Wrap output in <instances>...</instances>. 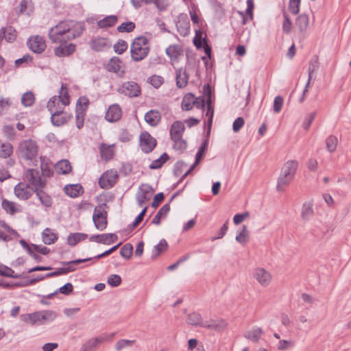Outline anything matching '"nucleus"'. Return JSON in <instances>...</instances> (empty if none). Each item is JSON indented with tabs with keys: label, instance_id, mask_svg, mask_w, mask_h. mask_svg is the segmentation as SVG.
<instances>
[{
	"label": "nucleus",
	"instance_id": "f257e3e1",
	"mask_svg": "<svg viewBox=\"0 0 351 351\" xmlns=\"http://www.w3.org/2000/svg\"><path fill=\"white\" fill-rule=\"evenodd\" d=\"M65 98L66 92H62L61 95L54 96L48 101L47 107L51 113V120L54 125H63L66 122V116L64 114Z\"/></svg>",
	"mask_w": 351,
	"mask_h": 351
},
{
	"label": "nucleus",
	"instance_id": "f03ea898",
	"mask_svg": "<svg viewBox=\"0 0 351 351\" xmlns=\"http://www.w3.org/2000/svg\"><path fill=\"white\" fill-rule=\"evenodd\" d=\"M298 167L296 160H289L284 163L277 182V190L282 191L293 180Z\"/></svg>",
	"mask_w": 351,
	"mask_h": 351
},
{
	"label": "nucleus",
	"instance_id": "7ed1b4c3",
	"mask_svg": "<svg viewBox=\"0 0 351 351\" xmlns=\"http://www.w3.org/2000/svg\"><path fill=\"white\" fill-rule=\"evenodd\" d=\"M57 317L53 311H40L32 313L22 314L20 319L22 322L32 325H42L52 322Z\"/></svg>",
	"mask_w": 351,
	"mask_h": 351
},
{
	"label": "nucleus",
	"instance_id": "20e7f679",
	"mask_svg": "<svg viewBox=\"0 0 351 351\" xmlns=\"http://www.w3.org/2000/svg\"><path fill=\"white\" fill-rule=\"evenodd\" d=\"M149 51V42L147 38L145 36L136 38L131 45V57L135 62L143 60L147 56Z\"/></svg>",
	"mask_w": 351,
	"mask_h": 351
},
{
	"label": "nucleus",
	"instance_id": "39448f33",
	"mask_svg": "<svg viewBox=\"0 0 351 351\" xmlns=\"http://www.w3.org/2000/svg\"><path fill=\"white\" fill-rule=\"evenodd\" d=\"M18 152L20 158L25 161H32L38 155V146L32 139L23 140L19 144Z\"/></svg>",
	"mask_w": 351,
	"mask_h": 351
},
{
	"label": "nucleus",
	"instance_id": "423d86ee",
	"mask_svg": "<svg viewBox=\"0 0 351 351\" xmlns=\"http://www.w3.org/2000/svg\"><path fill=\"white\" fill-rule=\"evenodd\" d=\"M48 36L52 43H66V22L62 21L51 27Z\"/></svg>",
	"mask_w": 351,
	"mask_h": 351
},
{
	"label": "nucleus",
	"instance_id": "0eeeda50",
	"mask_svg": "<svg viewBox=\"0 0 351 351\" xmlns=\"http://www.w3.org/2000/svg\"><path fill=\"white\" fill-rule=\"evenodd\" d=\"M24 179L35 191L42 189L45 186V180L42 178L40 172L36 169H27L24 175Z\"/></svg>",
	"mask_w": 351,
	"mask_h": 351
},
{
	"label": "nucleus",
	"instance_id": "6e6552de",
	"mask_svg": "<svg viewBox=\"0 0 351 351\" xmlns=\"http://www.w3.org/2000/svg\"><path fill=\"white\" fill-rule=\"evenodd\" d=\"M253 278L262 287H267L273 281V275L264 267H256L253 271Z\"/></svg>",
	"mask_w": 351,
	"mask_h": 351
},
{
	"label": "nucleus",
	"instance_id": "1a4fd4ad",
	"mask_svg": "<svg viewBox=\"0 0 351 351\" xmlns=\"http://www.w3.org/2000/svg\"><path fill=\"white\" fill-rule=\"evenodd\" d=\"M105 206L106 204H101L95 207L93 215L95 228L101 231L107 226V212L104 209Z\"/></svg>",
	"mask_w": 351,
	"mask_h": 351
},
{
	"label": "nucleus",
	"instance_id": "9d476101",
	"mask_svg": "<svg viewBox=\"0 0 351 351\" xmlns=\"http://www.w3.org/2000/svg\"><path fill=\"white\" fill-rule=\"evenodd\" d=\"M122 95L129 97H137L141 95V90L139 85L133 81L123 82L117 89Z\"/></svg>",
	"mask_w": 351,
	"mask_h": 351
},
{
	"label": "nucleus",
	"instance_id": "9b49d317",
	"mask_svg": "<svg viewBox=\"0 0 351 351\" xmlns=\"http://www.w3.org/2000/svg\"><path fill=\"white\" fill-rule=\"evenodd\" d=\"M118 179L116 170L110 169L106 171L100 178L99 184L102 189H110L114 186Z\"/></svg>",
	"mask_w": 351,
	"mask_h": 351
},
{
	"label": "nucleus",
	"instance_id": "f8f14e48",
	"mask_svg": "<svg viewBox=\"0 0 351 351\" xmlns=\"http://www.w3.org/2000/svg\"><path fill=\"white\" fill-rule=\"evenodd\" d=\"M139 140L140 147L145 153L151 152L156 146V140L147 132L141 134Z\"/></svg>",
	"mask_w": 351,
	"mask_h": 351
},
{
	"label": "nucleus",
	"instance_id": "ddd939ff",
	"mask_svg": "<svg viewBox=\"0 0 351 351\" xmlns=\"http://www.w3.org/2000/svg\"><path fill=\"white\" fill-rule=\"evenodd\" d=\"M27 44L31 51L37 53L44 51L47 47L44 38L38 35L30 37Z\"/></svg>",
	"mask_w": 351,
	"mask_h": 351
},
{
	"label": "nucleus",
	"instance_id": "4468645a",
	"mask_svg": "<svg viewBox=\"0 0 351 351\" xmlns=\"http://www.w3.org/2000/svg\"><path fill=\"white\" fill-rule=\"evenodd\" d=\"M34 192L35 190L25 182H19L14 187L15 195L21 200L28 199Z\"/></svg>",
	"mask_w": 351,
	"mask_h": 351
},
{
	"label": "nucleus",
	"instance_id": "2eb2a0df",
	"mask_svg": "<svg viewBox=\"0 0 351 351\" xmlns=\"http://www.w3.org/2000/svg\"><path fill=\"white\" fill-rule=\"evenodd\" d=\"M84 29L81 22L70 21L67 23V39H74L80 36Z\"/></svg>",
	"mask_w": 351,
	"mask_h": 351
},
{
	"label": "nucleus",
	"instance_id": "dca6fc26",
	"mask_svg": "<svg viewBox=\"0 0 351 351\" xmlns=\"http://www.w3.org/2000/svg\"><path fill=\"white\" fill-rule=\"evenodd\" d=\"M91 49L95 51H101L111 47V42L107 38L97 37L90 41Z\"/></svg>",
	"mask_w": 351,
	"mask_h": 351
},
{
	"label": "nucleus",
	"instance_id": "f3484780",
	"mask_svg": "<svg viewBox=\"0 0 351 351\" xmlns=\"http://www.w3.org/2000/svg\"><path fill=\"white\" fill-rule=\"evenodd\" d=\"M166 53L170 58L173 64L184 56L182 47L179 45H170L166 49Z\"/></svg>",
	"mask_w": 351,
	"mask_h": 351
},
{
	"label": "nucleus",
	"instance_id": "a211bd4d",
	"mask_svg": "<svg viewBox=\"0 0 351 351\" xmlns=\"http://www.w3.org/2000/svg\"><path fill=\"white\" fill-rule=\"evenodd\" d=\"M226 326V322L222 319H210L205 321L202 324V327L218 332L224 330Z\"/></svg>",
	"mask_w": 351,
	"mask_h": 351
},
{
	"label": "nucleus",
	"instance_id": "6ab92c4d",
	"mask_svg": "<svg viewBox=\"0 0 351 351\" xmlns=\"http://www.w3.org/2000/svg\"><path fill=\"white\" fill-rule=\"evenodd\" d=\"M107 70L114 72L119 76H122L124 73L123 64L118 57H112L107 64Z\"/></svg>",
	"mask_w": 351,
	"mask_h": 351
},
{
	"label": "nucleus",
	"instance_id": "aec40b11",
	"mask_svg": "<svg viewBox=\"0 0 351 351\" xmlns=\"http://www.w3.org/2000/svg\"><path fill=\"white\" fill-rule=\"evenodd\" d=\"M122 116V111L118 104H112L109 106L106 114V119L109 122H115L119 121Z\"/></svg>",
	"mask_w": 351,
	"mask_h": 351
},
{
	"label": "nucleus",
	"instance_id": "412c9836",
	"mask_svg": "<svg viewBox=\"0 0 351 351\" xmlns=\"http://www.w3.org/2000/svg\"><path fill=\"white\" fill-rule=\"evenodd\" d=\"M176 27L178 32L183 36H186L190 32V23L186 15L180 16L177 22Z\"/></svg>",
	"mask_w": 351,
	"mask_h": 351
},
{
	"label": "nucleus",
	"instance_id": "4be33fe9",
	"mask_svg": "<svg viewBox=\"0 0 351 351\" xmlns=\"http://www.w3.org/2000/svg\"><path fill=\"white\" fill-rule=\"evenodd\" d=\"M184 125L181 121H175L171 126L170 136L171 139H178L182 138V134L184 131Z\"/></svg>",
	"mask_w": 351,
	"mask_h": 351
},
{
	"label": "nucleus",
	"instance_id": "5701e85b",
	"mask_svg": "<svg viewBox=\"0 0 351 351\" xmlns=\"http://www.w3.org/2000/svg\"><path fill=\"white\" fill-rule=\"evenodd\" d=\"M189 75L186 70L180 68L176 70V86L179 88H184L188 84Z\"/></svg>",
	"mask_w": 351,
	"mask_h": 351
},
{
	"label": "nucleus",
	"instance_id": "b1692460",
	"mask_svg": "<svg viewBox=\"0 0 351 351\" xmlns=\"http://www.w3.org/2000/svg\"><path fill=\"white\" fill-rule=\"evenodd\" d=\"M314 215L313 203L312 202H304L301 209V218L303 221H309Z\"/></svg>",
	"mask_w": 351,
	"mask_h": 351
},
{
	"label": "nucleus",
	"instance_id": "393cba45",
	"mask_svg": "<svg viewBox=\"0 0 351 351\" xmlns=\"http://www.w3.org/2000/svg\"><path fill=\"white\" fill-rule=\"evenodd\" d=\"M3 210L8 214L14 215L16 213L21 212L22 209L20 205L16 203L9 201L8 199H3L1 204Z\"/></svg>",
	"mask_w": 351,
	"mask_h": 351
},
{
	"label": "nucleus",
	"instance_id": "a878e982",
	"mask_svg": "<svg viewBox=\"0 0 351 351\" xmlns=\"http://www.w3.org/2000/svg\"><path fill=\"white\" fill-rule=\"evenodd\" d=\"M263 335V330L259 327H253L251 330H247L244 334L245 338L248 340L256 343L259 341L261 336Z\"/></svg>",
	"mask_w": 351,
	"mask_h": 351
},
{
	"label": "nucleus",
	"instance_id": "bb28decb",
	"mask_svg": "<svg viewBox=\"0 0 351 351\" xmlns=\"http://www.w3.org/2000/svg\"><path fill=\"white\" fill-rule=\"evenodd\" d=\"M208 147V142L207 141H205L200 147L199 148L196 155H195V161L193 163V165L184 173L182 178L186 177L187 175H189L191 171L195 168V167L199 162L201 160L205 151L206 150Z\"/></svg>",
	"mask_w": 351,
	"mask_h": 351
},
{
	"label": "nucleus",
	"instance_id": "cd10ccee",
	"mask_svg": "<svg viewBox=\"0 0 351 351\" xmlns=\"http://www.w3.org/2000/svg\"><path fill=\"white\" fill-rule=\"evenodd\" d=\"M106 340V338L105 337H97L95 338H92L82 346L80 351H91L94 348L105 341Z\"/></svg>",
	"mask_w": 351,
	"mask_h": 351
},
{
	"label": "nucleus",
	"instance_id": "c85d7f7f",
	"mask_svg": "<svg viewBox=\"0 0 351 351\" xmlns=\"http://www.w3.org/2000/svg\"><path fill=\"white\" fill-rule=\"evenodd\" d=\"M118 21L116 15H109L97 21V26L101 29L111 27L115 25Z\"/></svg>",
	"mask_w": 351,
	"mask_h": 351
},
{
	"label": "nucleus",
	"instance_id": "c756f323",
	"mask_svg": "<svg viewBox=\"0 0 351 351\" xmlns=\"http://www.w3.org/2000/svg\"><path fill=\"white\" fill-rule=\"evenodd\" d=\"M84 188L80 184H67V196L76 198L83 195Z\"/></svg>",
	"mask_w": 351,
	"mask_h": 351
},
{
	"label": "nucleus",
	"instance_id": "7c9ffc66",
	"mask_svg": "<svg viewBox=\"0 0 351 351\" xmlns=\"http://www.w3.org/2000/svg\"><path fill=\"white\" fill-rule=\"evenodd\" d=\"M99 150L101 158L106 161L112 159L114 154V145H107L103 143L101 145Z\"/></svg>",
	"mask_w": 351,
	"mask_h": 351
},
{
	"label": "nucleus",
	"instance_id": "2f4dec72",
	"mask_svg": "<svg viewBox=\"0 0 351 351\" xmlns=\"http://www.w3.org/2000/svg\"><path fill=\"white\" fill-rule=\"evenodd\" d=\"M52 167H53V165L47 158L40 157V168L43 176H51L53 173Z\"/></svg>",
	"mask_w": 351,
	"mask_h": 351
},
{
	"label": "nucleus",
	"instance_id": "473e14b6",
	"mask_svg": "<svg viewBox=\"0 0 351 351\" xmlns=\"http://www.w3.org/2000/svg\"><path fill=\"white\" fill-rule=\"evenodd\" d=\"M160 118V113L157 110H152L145 114V121L152 126L158 125Z\"/></svg>",
	"mask_w": 351,
	"mask_h": 351
},
{
	"label": "nucleus",
	"instance_id": "72a5a7b5",
	"mask_svg": "<svg viewBox=\"0 0 351 351\" xmlns=\"http://www.w3.org/2000/svg\"><path fill=\"white\" fill-rule=\"evenodd\" d=\"M195 104V96L191 93L186 94L182 98V109L183 110H190Z\"/></svg>",
	"mask_w": 351,
	"mask_h": 351
},
{
	"label": "nucleus",
	"instance_id": "f704fd0d",
	"mask_svg": "<svg viewBox=\"0 0 351 351\" xmlns=\"http://www.w3.org/2000/svg\"><path fill=\"white\" fill-rule=\"evenodd\" d=\"M169 210L170 206L169 204L162 206L152 219V223L155 225L160 224L161 219L166 217Z\"/></svg>",
	"mask_w": 351,
	"mask_h": 351
},
{
	"label": "nucleus",
	"instance_id": "c9c22d12",
	"mask_svg": "<svg viewBox=\"0 0 351 351\" xmlns=\"http://www.w3.org/2000/svg\"><path fill=\"white\" fill-rule=\"evenodd\" d=\"M87 238V234H83V233H74L71 234L67 237V243L70 245H75L77 243L80 242L81 241H83Z\"/></svg>",
	"mask_w": 351,
	"mask_h": 351
},
{
	"label": "nucleus",
	"instance_id": "e433bc0d",
	"mask_svg": "<svg viewBox=\"0 0 351 351\" xmlns=\"http://www.w3.org/2000/svg\"><path fill=\"white\" fill-rule=\"evenodd\" d=\"M151 195V193L141 189V191L138 193L136 195V200L138 206L142 207L150 199Z\"/></svg>",
	"mask_w": 351,
	"mask_h": 351
},
{
	"label": "nucleus",
	"instance_id": "4c0bfd02",
	"mask_svg": "<svg viewBox=\"0 0 351 351\" xmlns=\"http://www.w3.org/2000/svg\"><path fill=\"white\" fill-rule=\"evenodd\" d=\"M250 233L246 226H243L241 230L236 236V241L242 245H245L249 240Z\"/></svg>",
	"mask_w": 351,
	"mask_h": 351
},
{
	"label": "nucleus",
	"instance_id": "58836bf2",
	"mask_svg": "<svg viewBox=\"0 0 351 351\" xmlns=\"http://www.w3.org/2000/svg\"><path fill=\"white\" fill-rule=\"evenodd\" d=\"M117 240V236L115 234L108 233L99 234L98 243H101L106 245L114 243Z\"/></svg>",
	"mask_w": 351,
	"mask_h": 351
},
{
	"label": "nucleus",
	"instance_id": "ea45409f",
	"mask_svg": "<svg viewBox=\"0 0 351 351\" xmlns=\"http://www.w3.org/2000/svg\"><path fill=\"white\" fill-rule=\"evenodd\" d=\"M318 68V60L317 58L312 59L309 63L308 72V80L306 84L305 88L304 90V94L307 91V88L309 85L310 80L311 79L313 73Z\"/></svg>",
	"mask_w": 351,
	"mask_h": 351
},
{
	"label": "nucleus",
	"instance_id": "a19ab883",
	"mask_svg": "<svg viewBox=\"0 0 351 351\" xmlns=\"http://www.w3.org/2000/svg\"><path fill=\"white\" fill-rule=\"evenodd\" d=\"M43 241L47 244L50 245L57 239L56 234L51 232L49 228H46L42 234Z\"/></svg>",
	"mask_w": 351,
	"mask_h": 351
},
{
	"label": "nucleus",
	"instance_id": "79ce46f5",
	"mask_svg": "<svg viewBox=\"0 0 351 351\" xmlns=\"http://www.w3.org/2000/svg\"><path fill=\"white\" fill-rule=\"evenodd\" d=\"M187 322L193 326H202L204 322H203L202 316L199 313H192L188 315Z\"/></svg>",
	"mask_w": 351,
	"mask_h": 351
},
{
	"label": "nucleus",
	"instance_id": "37998d69",
	"mask_svg": "<svg viewBox=\"0 0 351 351\" xmlns=\"http://www.w3.org/2000/svg\"><path fill=\"white\" fill-rule=\"evenodd\" d=\"M89 104V100L86 97H80L76 104V112H84L85 113L88 106Z\"/></svg>",
	"mask_w": 351,
	"mask_h": 351
},
{
	"label": "nucleus",
	"instance_id": "c03bdc74",
	"mask_svg": "<svg viewBox=\"0 0 351 351\" xmlns=\"http://www.w3.org/2000/svg\"><path fill=\"white\" fill-rule=\"evenodd\" d=\"M13 152V147L9 143H2L0 146V157L6 158Z\"/></svg>",
	"mask_w": 351,
	"mask_h": 351
},
{
	"label": "nucleus",
	"instance_id": "a18cd8bd",
	"mask_svg": "<svg viewBox=\"0 0 351 351\" xmlns=\"http://www.w3.org/2000/svg\"><path fill=\"white\" fill-rule=\"evenodd\" d=\"M167 243L165 239H161L158 245H155L152 251L153 258L157 257L161 252H165L167 248Z\"/></svg>",
	"mask_w": 351,
	"mask_h": 351
},
{
	"label": "nucleus",
	"instance_id": "49530a36",
	"mask_svg": "<svg viewBox=\"0 0 351 351\" xmlns=\"http://www.w3.org/2000/svg\"><path fill=\"white\" fill-rule=\"evenodd\" d=\"M35 193H36L37 197L43 205L47 207H49L51 205V197L45 193H44L41 189L36 191Z\"/></svg>",
	"mask_w": 351,
	"mask_h": 351
},
{
	"label": "nucleus",
	"instance_id": "de8ad7c7",
	"mask_svg": "<svg viewBox=\"0 0 351 351\" xmlns=\"http://www.w3.org/2000/svg\"><path fill=\"white\" fill-rule=\"evenodd\" d=\"M326 143L328 151L330 153L334 152L338 144L337 137L333 135L329 136L326 140Z\"/></svg>",
	"mask_w": 351,
	"mask_h": 351
},
{
	"label": "nucleus",
	"instance_id": "09e8293b",
	"mask_svg": "<svg viewBox=\"0 0 351 351\" xmlns=\"http://www.w3.org/2000/svg\"><path fill=\"white\" fill-rule=\"evenodd\" d=\"M309 19L306 14L300 15L296 21V25L301 31H304L308 26Z\"/></svg>",
	"mask_w": 351,
	"mask_h": 351
},
{
	"label": "nucleus",
	"instance_id": "8fccbe9b",
	"mask_svg": "<svg viewBox=\"0 0 351 351\" xmlns=\"http://www.w3.org/2000/svg\"><path fill=\"white\" fill-rule=\"evenodd\" d=\"M91 260H93L92 258H87L76 259L74 261H67V272L75 271L77 268V266L79 264L89 261Z\"/></svg>",
	"mask_w": 351,
	"mask_h": 351
},
{
	"label": "nucleus",
	"instance_id": "3c124183",
	"mask_svg": "<svg viewBox=\"0 0 351 351\" xmlns=\"http://www.w3.org/2000/svg\"><path fill=\"white\" fill-rule=\"evenodd\" d=\"M34 101V95L32 92H27L22 95L21 103L24 106H31Z\"/></svg>",
	"mask_w": 351,
	"mask_h": 351
},
{
	"label": "nucleus",
	"instance_id": "603ef678",
	"mask_svg": "<svg viewBox=\"0 0 351 351\" xmlns=\"http://www.w3.org/2000/svg\"><path fill=\"white\" fill-rule=\"evenodd\" d=\"M1 32L4 33L3 38H5L8 42H12L16 39V32L12 27L1 29Z\"/></svg>",
	"mask_w": 351,
	"mask_h": 351
},
{
	"label": "nucleus",
	"instance_id": "864d4df0",
	"mask_svg": "<svg viewBox=\"0 0 351 351\" xmlns=\"http://www.w3.org/2000/svg\"><path fill=\"white\" fill-rule=\"evenodd\" d=\"M168 158L169 156L166 153H164L162 155H161V156L159 158L154 160L149 165V168L151 169H156L161 167L162 164L165 163Z\"/></svg>",
	"mask_w": 351,
	"mask_h": 351
},
{
	"label": "nucleus",
	"instance_id": "5fc2aeb1",
	"mask_svg": "<svg viewBox=\"0 0 351 351\" xmlns=\"http://www.w3.org/2000/svg\"><path fill=\"white\" fill-rule=\"evenodd\" d=\"M135 28V23L129 21L121 23L119 26L117 27V31L119 32H132Z\"/></svg>",
	"mask_w": 351,
	"mask_h": 351
},
{
	"label": "nucleus",
	"instance_id": "6e6d98bb",
	"mask_svg": "<svg viewBox=\"0 0 351 351\" xmlns=\"http://www.w3.org/2000/svg\"><path fill=\"white\" fill-rule=\"evenodd\" d=\"M0 276L10 277L12 278H20L21 277V274H15L14 270L7 267H1Z\"/></svg>",
	"mask_w": 351,
	"mask_h": 351
},
{
	"label": "nucleus",
	"instance_id": "4d7b16f0",
	"mask_svg": "<svg viewBox=\"0 0 351 351\" xmlns=\"http://www.w3.org/2000/svg\"><path fill=\"white\" fill-rule=\"evenodd\" d=\"M133 252V246L131 244L127 243L124 245L120 250V254L125 259H129Z\"/></svg>",
	"mask_w": 351,
	"mask_h": 351
},
{
	"label": "nucleus",
	"instance_id": "13d9d810",
	"mask_svg": "<svg viewBox=\"0 0 351 351\" xmlns=\"http://www.w3.org/2000/svg\"><path fill=\"white\" fill-rule=\"evenodd\" d=\"M172 141H173V148L180 152H184L186 147H187V144H186V142L182 138H179L178 140L177 139H172Z\"/></svg>",
	"mask_w": 351,
	"mask_h": 351
},
{
	"label": "nucleus",
	"instance_id": "bf43d9fd",
	"mask_svg": "<svg viewBox=\"0 0 351 351\" xmlns=\"http://www.w3.org/2000/svg\"><path fill=\"white\" fill-rule=\"evenodd\" d=\"M206 102H207V111H206L205 116H206V117L208 118V120H207L208 124L209 127H210L212 125V123H213L214 110L211 105V101H210V97L208 98Z\"/></svg>",
	"mask_w": 351,
	"mask_h": 351
},
{
	"label": "nucleus",
	"instance_id": "052dcab7",
	"mask_svg": "<svg viewBox=\"0 0 351 351\" xmlns=\"http://www.w3.org/2000/svg\"><path fill=\"white\" fill-rule=\"evenodd\" d=\"M134 343V340L121 339L116 343L115 349L117 351H121L125 347L132 346Z\"/></svg>",
	"mask_w": 351,
	"mask_h": 351
},
{
	"label": "nucleus",
	"instance_id": "680f3d73",
	"mask_svg": "<svg viewBox=\"0 0 351 351\" xmlns=\"http://www.w3.org/2000/svg\"><path fill=\"white\" fill-rule=\"evenodd\" d=\"M107 282L111 287H116L121 285V278L119 275L112 274L108 276Z\"/></svg>",
	"mask_w": 351,
	"mask_h": 351
},
{
	"label": "nucleus",
	"instance_id": "e2e57ef3",
	"mask_svg": "<svg viewBox=\"0 0 351 351\" xmlns=\"http://www.w3.org/2000/svg\"><path fill=\"white\" fill-rule=\"evenodd\" d=\"M128 49V44L125 40H120L114 45V49L118 54H121Z\"/></svg>",
	"mask_w": 351,
	"mask_h": 351
},
{
	"label": "nucleus",
	"instance_id": "0e129e2a",
	"mask_svg": "<svg viewBox=\"0 0 351 351\" xmlns=\"http://www.w3.org/2000/svg\"><path fill=\"white\" fill-rule=\"evenodd\" d=\"M53 168L58 174H66V160H62L58 162Z\"/></svg>",
	"mask_w": 351,
	"mask_h": 351
},
{
	"label": "nucleus",
	"instance_id": "69168bd1",
	"mask_svg": "<svg viewBox=\"0 0 351 351\" xmlns=\"http://www.w3.org/2000/svg\"><path fill=\"white\" fill-rule=\"evenodd\" d=\"M149 82L154 87L159 88L164 82V80L161 76L152 75L149 79Z\"/></svg>",
	"mask_w": 351,
	"mask_h": 351
},
{
	"label": "nucleus",
	"instance_id": "338daca9",
	"mask_svg": "<svg viewBox=\"0 0 351 351\" xmlns=\"http://www.w3.org/2000/svg\"><path fill=\"white\" fill-rule=\"evenodd\" d=\"M151 3H153L160 11H165L169 5L168 0H151Z\"/></svg>",
	"mask_w": 351,
	"mask_h": 351
},
{
	"label": "nucleus",
	"instance_id": "774afa93",
	"mask_svg": "<svg viewBox=\"0 0 351 351\" xmlns=\"http://www.w3.org/2000/svg\"><path fill=\"white\" fill-rule=\"evenodd\" d=\"M284 99L281 96H276L274 101V111L276 113H278L283 106Z\"/></svg>",
	"mask_w": 351,
	"mask_h": 351
}]
</instances>
